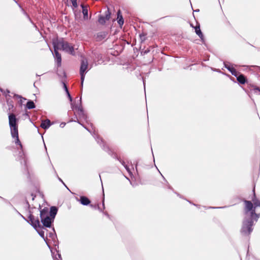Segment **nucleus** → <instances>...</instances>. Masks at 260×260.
Instances as JSON below:
<instances>
[{
    "instance_id": "obj_1",
    "label": "nucleus",
    "mask_w": 260,
    "mask_h": 260,
    "mask_svg": "<svg viewBox=\"0 0 260 260\" xmlns=\"http://www.w3.org/2000/svg\"><path fill=\"white\" fill-rule=\"evenodd\" d=\"M251 200H243L244 218L241 232L244 236H249L251 233L254 222L257 221L260 216V201L256 197L254 188Z\"/></svg>"
},
{
    "instance_id": "obj_2",
    "label": "nucleus",
    "mask_w": 260,
    "mask_h": 260,
    "mask_svg": "<svg viewBox=\"0 0 260 260\" xmlns=\"http://www.w3.org/2000/svg\"><path fill=\"white\" fill-rule=\"evenodd\" d=\"M9 123L11 129V133L12 137L15 138V143L20 145L22 147V145L18 138V127L17 125V119L14 114H10L9 115Z\"/></svg>"
},
{
    "instance_id": "obj_3",
    "label": "nucleus",
    "mask_w": 260,
    "mask_h": 260,
    "mask_svg": "<svg viewBox=\"0 0 260 260\" xmlns=\"http://www.w3.org/2000/svg\"><path fill=\"white\" fill-rule=\"evenodd\" d=\"M53 46H57L59 50H62L72 55H75L74 48L71 46L67 42L62 40H54L53 42Z\"/></svg>"
},
{
    "instance_id": "obj_4",
    "label": "nucleus",
    "mask_w": 260,
    "mask_h": 260,
    "mask_svg": "<svg viewBox=\"0 0 260 260\" xmlns=\"http://www.w3.org/2000/svg\"><path fill=\"white\" fill-rule=\"evenodd\" d=\"M23 218L29 222L37 231L40 236L42 237L45 240L44 232L41 229V225L40 224L39 220L37 218L36 219L32 214H30L28 216L29 220L26 219L23 216Z\"/></svg>"
},
{
    "instance_id": "obj_5",
    "label": "nucleus",
    "mask_w": 260,
    "mask_h": 260,
    "mask_svg": "<svg viewBox=\"0 0 260 260\" xmlns=\"http://www.w3.org/2000/svg\"><path fill=\"white\" fill-rule=\"evenodd\" d=\"M40 217L43 225L47 228H50L54 219L47 215V211L43 210L40 212Z\"/></svg>"
},
{
    "instance_id": "obj_6",
    "label": "nucleus",
    "mask_w": 260,
    "mask_h": 260,
    "mask_svg": "<svg viewBox=\"0 0 260 260\" xmlns=\"http://www.w3.org/2000/svg\"><path fill=\"white\" fill-rule=\"evenodd\" d=\"M77 99V101L80 102V105L76 106L75 104L73 105L72 104V108L73 111H74V114L76 117L78 123L80 124H81V123L80 121V118L81 117V107L80 106V104L81 103V96L78 97Z\"/></svg>"
},
{
    "instance_id": "obj_7",
    "label": "nucleus",
    "mask_w": 260,
    "mask_h": 260,
    "mask_svg": "<svg viewBox=\"0 0 260 260\" xmlns=\"http://www.w3.org/2000/svg\"><path fill=\"white\" fill-rule=\"evenodd\" d=\"M54 50V56L57 63V66H60L61 62V55L58 52V50H59L57 47V46H53Z\"/></svg>"
},
{
    "instance_id": "obj_8",
    "label": "nucleus",
    "mask_w": 260,
    "mask_h": 260,
    "mask_svg": "<svg viewBox=\"0 0 260 260\" xmlns=\"http://www.w3.org/2000/svg\"><path fill=\"white\" fill-rule=\"evenodd\" d=\"M88 6L87 5H82V14L83 15V18L84 20H88V18H90L91 17V14L90 15L89 17L88 16Z\"/></svg>"
},
{
    "instance_id": "obj_9",
    "label": "nucleus",
    "mask_w": 260,
    "mask_h": 260,
    "mask_svg": "<svg viewBox=\"0 0 260 260\" xmlns=\"http://www.w3.org/2000/svg\"><path fill=\"white\" fill-rule=\"evenodd\" d=\"M225 67L231 72L234 76H237L239 74V72L233 67L228 64H225Z\"/></svg>"
},
{
    "instance_id": "obj_10",
    "label": "nucleus",
    "mask_w": 260,
    "mask_h": 260,
    "mask_svg": "<svg viewBox=\"0 0 260 260\" xmlns=\"http://www.w3.org/2000/svg\"><path fill=\"white\" fill-rule=\"evenodd\" d=\"M88 63L86 59L82 58V83L84 80L83 74L88 68Z\"/></svg>"
},
{
    "instance_id": "obj_11",
    "label": "nucleus",
    "mask_w": 260,
    "mask_h": 260,
    "mask_svg": "<svg viewBox=\"0 0 260 260\" xmlns=\"http://www.w3.org/2000/svg\"><path fill=\"white\" fill-rule=\"evenodd\" d=\"M50 125L51 122L50 120L49 119L43 120L41 124V127L45 129L48 128Z\"/></svg>"
},
{
    "instance_id": "obj_12",
    "label": "nucleus",
    "mask_w": 260,
    "mask_h": 260,
    "mask_svg": "<svg viewBox=\"0 0 260 260\" xmlns=\"http://www.w3.org/2000/svg\"><path fill=\"white\" fill-rule=\"evenodd\" d=\"M237 77V80L241 84H244L246 82V78L243 74H239Z\"/></svg>"
},
{
    "instance_id": "obj_13",
    "label": "nucleus",
    "mask_w": 260,
    "mask_h": 260,
    "mask_svg": "<svg viewBox=\"0 0 260 260\" xmlns=\"http://www.w3.org/2000/svg\"><path fill=\"white\" fill-rule=\"evenodd\" d=\"M90 201L87 197L82 196V205H89L90 207L93 208H95V206L90 204Z\"/></svg>"
},
{
    "instance_id": "obj_14",
    "label": "nucleus",
    "mask_w": 260,
    "mask_h": 260,
    "mask_svg": "<svg viewBox=\"0 0 260 260\" xmlns=\"http://www.w3.org/2000/svg\"><path fill=\"white\" fill-rule=\"evenodd\" d=\"M57 209L55 207H51L50 208L49 217L54 219L55 216L56 215Z\"/></svg>"
},
{
    "instance_id": "obj_15",
    "label": "nucleus",
    "mask_w": 260,
    "mask_h": 260,
    "mask_svg": "<svg viewBox=\"0 0 260 260\" xmlns=\"http://www.w3.org/2000/svg\"><path fill=\"white\" fill-rule=\"evenodd\" d=\"M117 19L118 24L121 27L124 23V20L123 19L122 16L121 14L120 10H119L117 12Z\"/></svg>"
},
{
    "instance_id": "obj_16",
    "label": "nucleus",
    "mask_w": 260,
    "mask_h": 260,
    "mask_svg": "<svg viewBox=\"0 0 260 260\" xmlns=\"http://www.w3.org/2000/svg\"><path fill=\"white\" fill-rule=\"evenodd\" d=\"M194 29H195V31H196V33L197 34V35H198V36L201 39H202L203 37V35L200 29V25L198 24V25H196V27H194Z\"/></svg>"
},
{
    "instance_id": "obj_17",
    "label": "nucleus",
    "mask_w": 260,
    "mask_h": 260,
    "mask_svg": "<svg viewBox=\"0 0 260 260\" xmlns=\"http://www.w3.org/2000/svg\"><path fill=\"white\" fill-rule=\"evenodd\" d=\"M26 107L28 109H33L35 107L34 103L31 101H29L27 103Z\"/></svg>"
},
{
    "instance_id": "obj_18",
    "label": "nucleus",
    "mask_w": 260,
    "mask_h": 260,
    "mask_svg": "<svg viewBox=\"0 0 260 260\" xmlns=\"http://www.w3.org/2000/svg\"><path fill=\"white\" fill-rule=\"evenodd\" d=\"M107 20L104 16H100L99 17L98 21L101 24H104Z\"/></svg>"
},
{
    "instance_id": "obj_19",
    "label": "nucleus",
    "mask_w": 260,
    "mask_h": 260,
    "mask_svg": "<svg viewBox=\"0 0 260 260\" xmlns=\"http://www.w3.org/2000/svg\"><path fill=\"white\" fill-rule=\"evenodd\" d=\"M63 87H64V90H66V92H67V94H68V97H69V98L70 100L71 101H72V98H71V95L70 94V93H69V90H68V88H67V87L66 85V84H65V83H63Z\"/></svg>"
},
{
    "instance_id": "obj_20",
    "label": "nucleus",
    "mask_w": 260,
    "mask_h": 260,
    "mask_svg": "<svg viewBox=\"0 0 260 260\" xmlns=\"http://www.w3.org/2000/svg\"><path fill=\"white\" fill-rule=\"evenodd\" d=\"M110 15H111V13L110 12L109 10H107L105 12V16H104L107 20H108L110 19Z\"/></svg>"
},
{
    "instance_id": "obj_21",
    "label": "nucleus",
    "mask_w": 260,
    "mask_h": 260,
    "mask_svg": "<svg viewBox=\"0 0 260 260\" xmlns=\"http://www.w3.org/2000/svg\"><path fill=\"white\" fill-rule=\"evenodd\" d=\"M73 6L75 8L77 7V0H71Z\"/></svg>"
},
{
    "instance_id": "obj_22",
    "label": "nucleus",
    "mask_w": 260,
    "mask_h": 260,
    "mask_svg": "<svg viewBox=\"0 0 260 260\" xmlns=\"http://www.w3.org/2000/svg\"><path fill=\"white\" fill-rule=\"evenodd\" d=\"M58 258L55 257L54 260H61V255L60 254H58Z\"/></svg>"
},
{
    "instance_id": "obj_23",
    "label": "nucleus",
    "mask_w": 260,
    "mask_h": 260,
    "mask_svg": "<svg viewBox=\"0 0 260 260\" xmlns=\"http://www.w3.org/2000/svg\"><path fill=\"white\" fill-rule=\"evenodd\" d=\"M65 125H66V123L62 122L60 123V126L62 128L65 126Z\"/></svg>"
},
{
    "instance_id": "obj_24",
    "label": "nucleus",
    "mask_w": 260,
    "mask_h": 260,
    "mask_svg": "<svg viewBox=\"0 0 260 260\" xmlns=\"http://www.w3.org/2000/svg\"><path fill=\"white\" fill-rule=\"evenodd\" d=\"M82 119H83V118H86V116L84 115V114H83V113H82Z\"/></svg>"
},
{
    "instance_id": "obj_25",
    "label": "nucleus",
    "mask_w": 260,
    "mask_h": 260,
    "mask_svg": "<svg viewBox=\"0 0 260 260\" xmlns=\"http://www.w3.org/2000/svg\"><path fill=\"white\" fill-rule=\"evenodd\" d=\"M149 52V50H148H148H145V51L144 52V54H146V53H148V52Z\"/></svg>"
},
{
    "instance_id": "obj_26",
    "label": "nucleus",
    "mask_w": 260,
    "mask_h": 260,
    "mask_svg": "<svg viewBox=\"0 0 260 260\" xmlns=\"http://www.w3.org/2000/svg\"><path fill=\"white\" fill-rule=\"evenodd\" d=\"M15 96L18 98H21V96L18 95H15Z\"/></svg>"
},
{
    "instance_id": "obj_27",
    "label": "nucleus",
    "mask_w": 260,
    "mask_h": 260,
    "mask_svg": "<svg viewBox=\"0 0 260 260\" xmlns=\"http://www.w3.org/2000/svg\"><path fill=\"white\" fill-rule=\"evenodd\" d=\"M58 179H59V181H60L65 185L64 183H63L62 180L60 178L58 177Z\"/></svg>"
},
{
    "instance_id": "obj_28",
    "label": "nucleus",
    "mask_w": 260,
    "mask_h": 260,
    "mask_svg": "<svg viewBox=\"0 0 260 260\" xmlns=\"http://www.w3.org/2000/svg\"><path fill=\"white\" fill-rule=\"evenodd\" d=\"M79 72H80V74H81V66L80 67Z\"/></svg>"
},
{
    "instance_id": "obj_29",
    "label": "nucleus",
    "mask_w": 260,
    "mask_h": 260,
    "mask_svg": "<svg viewBox=\"0 0 260 260\" xmlns=\"http://www.w3.org/2000/svg\"><path fill=\"white\" fill-rule=\"evenodd\" d=\"M125 168H126V169L128 171H129V169H128V167H127V166H126L125 167Z\"/></svg>"
},
{
    "instance_id": "obj_30",
    "label": "nucleus",
    "mask_w": 260,
    "mask_h": 260,
    "mask_svg": "<svg viewBox=\"0 0 260 260\" xmlns=\"http://www.w3.org/2000/svg\"><path fill=\"white\" fill-rule=\"evenodd\" d=\"M255 90H257L260 91V89L258 88H255Z\"/></svg>"
},
{
    "instance_id": "obj_31",
    "label": "nucleus",
    "mask_w": 260,
    "mask_h": 260,
    "mask_svg": "<svg viewBox=\"0 0 260 260\" xmlns=\"http://www.w3.org/2000/svg\"><path fill=\"white\" fill-rule=\"evenodd\" d=\"M79 201L80 202V203H81V197H80V199L79 200Z\"/></svg>"
},
{
    "instance_id": "obj_32",
    "label": "nucleus",
    "mask_w": 260,
    "mask_h": 260,
    "mask_svg": "<svg viewBox=\"0 0 260 260\" xmlns=\"http://www.w3.org/2000/svg\"><path fill=\"white\" fill-rule=\"evenodd\" d=\"M140 37H141V39L142 40V39H142V37H144V36L141 35V36H140Z\"/></svg>"
},
{
    "instance_id": "obj_33",
    "label": "nucleus",
    "mask_w": 260,
    "mask_h": 260,
    "mask_svg": "<svg viewBox=\"0 0 260 260\" xmlns=\"http://www.w3.org/2000/svg\"><path fill=\"white\" fill-rule=\"evenodd\" d=\"M75 17H76V18H77V15L76 14H75Z\"/></svg>"
}]
</instances>
